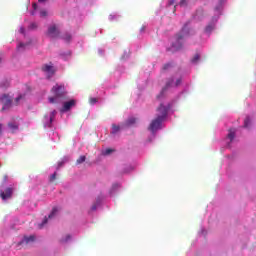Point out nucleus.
I'll return each mask as SVG.
<instances>
[{
    "instance_id": "f257e3e1",
    "label": "nucleus",
    "mask_w": 256,
    "mask_h": 256,
    "mask_svg": "<svg viewBox=\"0 0 256 256\" xmlns=\"http://www.w3.org/2000/svg\"><path fill=\"white\" fill-rule=\"evenodd\" d=\"M51 93L54 94V96H51L48 98L49 103L55 104L59 103V99H63L65 95H67V92L65 91V85L63 84H56L52 87Z\"/></svg>"
},
{
    "instance_id": "f03ea898",
    "label": "nucleus",
    "mask_w": 256,
    "mask_h": 256,
    "mask_svg": "<svg viewBox=\"0 0 256 256\" xmlns=\"http://www.w3.org/2000/svg\"><path fill=\"white\" fill-rule=\"evenodd\" d=\"M189 36V30L187 29V26H184V28H182L181 32L179 34L176 35V42H174L172 44V47L175 51H179V49L183 48V39H185V37Z\"/></svg>"
},
{
    "instance_id": "7ed1b4c3",
    "label": "nucleus",
    "mask_w": 256,
    "mask_h": 256,
    "mask_svg": "<svg viewBox=\"0 0 256 256\" xmlns=\"http://www.w3.org/2000/svg\"><path fill=\"white\" fill-rule=\"evenodd\" d=\"M41 69L48 77H53L55 75V71H57L51 62L49 64H43Z\"/></svg>"
},
{
    "instance_id": "20e7f679",
    "label": "nucleus",
    "mask_w": 256,
    "mask_h": 256,
    "mask_svg": "<svg viewBox=\"0 0 256 256\" xmlns=\"http://www.w3.org/2000/svg\"><path fill=\"white\" fill-rule=\"evenodd\" d=\"M163 119L161 117H158L154 120H152V122L150 123V126H149V130L152 132V133H155V131L161 129V123H163Z\"/></svg>"
},
{
    "instance_id": "39448f33",
    "label": "nucleus",
    "mask_w": 256,
    "mask_h": 256,
    "mask_svg": "<svg viewBox=\"0 0 256 256\" xmlns=\"http://www.w3.org/2000/svg\"><path fill=\"white\" fill-rule=\"evenodd\" d=\"M1 103L3 104L2 110L5 111V109H9L11 107V97L7 94H3L0 98Z\"/></svg>"
},
{
    "instance_id": "423d86ee",
    "label": "nucleus",
    "mask_w": 256,
    "mask_h": 256,
    "mask_svg": "<svg viewBox=\"0 0 256 256\" xmlns=\"http://www.w3.org/2000/svg\"><path fill=\"white\" fill-rule=\"evenodd\" d=\"M0 197L2 201H7V199H11L13 197V188L8 187L4 191H0Z\"/></svg>"
},
{
    "instance_id": "0eeeda50",
    "label": "nucleus",
    "mask_w": 256,
    "mask_h": 256,
    "mask_svg": "<svg viewBox=\"0 0 256 256\" xmlns=\"http://www.w3.org/2000/svg\"><path fill=\"white\" fill-rule=\"evenodd\" d=\"M60 34L61 32H59V29H57V26L52 25L48 28L47 35L51 39H57V37H59Z\"/></svg>"
},
{
    "instance_id": "6e6552de",
    "label": "nucleus",
    "mask_w": 256,
    "mask_h": 256,
    "mask_svg": "<svg viewBox=\"0 0 256 256\" xmlns=\"http://www.w3.org/2000/svg\"><path fill=\"white\" fill-rule=\"evenodd\" d=\"M77 105V101L75 100H69L67 102H64L63 107L60 109L61 113H67V111H71L72 107H75Z\"/></svg>"
},
{
    "instance_id": "1a4fd4ad",
    "label": "nucleus",
    "mask_w": 256,
    "mask_h": 256,
    "mask_svg": "<svg viewBox=\"0 0 256 256\" xmlns=\"http://www.w3.org/2000/svg\"><path fill=\"white\" fill-rule=\"evenodd\" d=\"M169 111V108L167 106L160 104V106L157 108V117H161L163 120H165V117H167V113Z\"/></svg>"
},
{
    "instance_id": "9d476101",
    "label": "nucleus",
    "mask_w": 256,
    "mask_h": 256,
    "mask_svg": "<svg viewBox=\"0 0 256 256\" xmlns=\"http://www.w3.org/2000/svg\"><path fill=\"white\" fill-rule=\"evenodd\" d=\"M35 242V236L30 235V236H24L22 241L19 243V245H29V243Z\"/></svg>"
},
{
    "instance_id": "9b49d317",
    "label": "nucleus",
    "mask_w": 256,
    "mask_h": 256,
    "mask_svg": "<svg viewBox=\"0 0 256 256\" xmlns=\"http://www.w3.org/2000/svg\"><path fill=\"white\" fill-rule=\"evenodd\" d=\"M8 129L10 133H15L19 129V124L17 122H9Z\"/></svg>"
},
{
    "instance_id": "f8f14e48",
    "label": "nucleus",
    "mask_w": 256,
    "mask_h": 256,
    "mask_svg": "<svg viewBox=\"0 0 256 256\" xmlns=\"http://www.w3.org/2000/svg\"><path fill=\"white\" fill-rule=\"evenodd\" d=\"M175 79L170 78L168 79V81L166 82L165 87L162 89L160 95H163L165 91H167V89H169V87H173V83H174Z\"/></svg>"
},
{
    "instance_id": "ddd939ff",
    "label": "nucleus",
    "mask_w": 256,
    "mask_h": 256,
    "mask_svg": "<svg viewBox=\"0 0 256 256\" xmlns=\"http://www.w3.org/2000/svg\"><path fill=\"white\" fill-rule=\"evenodd\" d=\"M121 131V126H118L116 124H112V135H115Z\"/></svg>"
},
{
    "instance_id": "4468645a",
    "label": "nucleus",
    "mask_w": 256,
    "mask_h": 256,
    "mask_svg": "<svg viewBox=\"0 0 256 256\" xmlns=\"http://www.w3.org/2000/svg\"><path fill=\"white\" fill-rule=\"evenodd\" d=\"M200 59H201V55L199 53H196L194 57L191 59V63L197 64L199 63Z\"/></svg>"
},
{
    "instance_id": "2eb2a0df",
    "label": "nucleus",
    "mask_w": 256,
    "mask_h": 256,
    "mask_svg": "<svg viewBox=\"0 0 256 256\" xmlns=\"http://www.w3.org/2000/svg\"><path fill=\"white\" fill-rule=\"evenodd\" d=\"M55 115H57V111L54 110L50 114L48 127H51V124L53 123V119H55Z\"/></svg>"
},
{
    "instance_id": "dca6fc26",
    "label": "nucleus",
    "mask_w": 256,
    "mask_h": 256,
    "mask_svg": "<svg viewBox=\"0 0 256 256\" xmlns=\"http://www.w3.org/2000/svg\"><path fill=\"white\" fill-rule=\"evenodd\" d=\"M228 139H230V141H233V139H235V130L233 129L229 130Z\"/></svg>"
},
{
    "instance_id": "f3484780",
    "label": "nucleus",
    "mask_w": 256,
    "mask_h": 256,
    "mask_svg": "<svg viewBox=\"0 0 256 256\" xmlns=\"http://www.w3.org/2000/svg\"><path fill=\"white\" fill-rule=\"evenodd\" d=\"M215 29V26L213 24H208L205 28L206 33H211Z\"/></svg>"
},
{
    "instance_id": "a211bd4d",
    "label": "nucleus",
    "mask_w": 256,
    "mask_h": 256,
    "mask_svg": "<svg viewBox=\"0 0 256 256\" xmlns=\"http://www.w3.org/2000/svg\"><path fill=\"white\" fill-rule=\"evenodd\" d=\"M57 179V172H54L52 175L49 176V183H55Z\"/></svg>"
},
{
    "instance_id": "6ab92c4d",
    "label": "nucleus",
    "mask_w": 256,
    "mask_h": 256,
    "mask_svg": "<svg viewBox=\"0 0 256 256\" xmlns=\"http://www.w3.org/2000/svg\"><path fill=\"white\" fill-rule=\"evenodd\" d=\"M62 39L66 41V43H69L71 41V34L66 33L62 36Z\"/></svg>"
},
{
    "instance_id": "aec40b11",
    "label": "nucleus",
    "mask_w": 256,
    "mask_h": 256,
    "mask_svg": "<svg viewBox=\"0 0 256 256\" xmlns=\"http://www.w3.org/2000/svg\"><path fill=\"white\" fill-rule=\"evenodd\" d=\"M87 157L85 156H80L77 160H76V163L77 165H81V163H85Z\"/></svg>"
},
{
    "instance_id": "412c9836",
    "label": "nucleus",
    "mask_w": 256,
    "mask_h": 256,
    "mask_svg": "<svg viewBox=\"0 0 256 256\" xmlns=\"http://www.w3.org/2000/svg\"><path fill=\"white\" fill-rule=\"evenodd\" d=\"M137 122V119L135 118H129L127 121H126V125L127 127H129V125H134V123Z\"/></svg>"
},
{
    "instance_id": "4be33fe9",
    "label": "nucleus",
    "mask_w": 256,
    "mask_h": 256,
    "mask_svg": "<svg viewBox=\"0 0 256 256\" xmlns=\"http://www.w3.org/2000/svg\"><path fill=\"white\" fill-rule=\"evenodd\" d=\"M57 208H53L52 212L50 213V215L48 216L49 219H52V217H55L56 213H57Z\"/></svg>"
},
{
    "instance_id": "5701e85b",
    "label": "nucleus",
    "mask_w": 256,
    "mask_h": 256,
    "mask_svg": "<svg viewBox=\"0 0 256 256\" xmlns=\"http://www.w3.org/2000/svg\"><path fill=\"white\" fill-rule=\"evenodd\" d=\"M249 123H251V119L249 117H246L244 120V127L245 128L249 127Z\"/></svg>"
},
{
    "instance_id": "b1692460",
    "label": "nucleus",
    "mask_w": 256,
    "mask_h": 256,
    "mask_svg": "<svg viewBox=\"0 0 256 256\" xmlns=\"http://www.w3.org/2000/svg\"><path fill=\"white\" fill-rule=\"evenodd\" d=\"M113 149H111V148H107L105 151H104V153H103V155H111V153H113Z\"/></svg>"
},
{
    "instance_id": "393cba45",
    "label": "nucleus",
    "mask_w": 256,
    "mask_h": 256,
    "mask_svg": "<svg viewBox=\"0 0 256 256\" xmlns=\"http://www.w3.org/2000/svg\"><path fill=\"white\" fill-rule=\"evenodd\" d=\"M179 5L180 7H187V0H180Z\"/></svg>"
},
{
    "instance_id": "a878e982",
    "label": "nucleus",
    "mask_w": 256,
    "mask_h": 256,
    "mask_svg": "<svg viewBox=\"0 0 256 256\" xmlns=\"http://www.w3.org/2000/svg\"><path fill=\"white\" fill-rule=\"evenodd\" d=\"M97 101H99L97 98H90L89 99L90 105H95V103H97Z\"/></svg>"
},
{
    "instance_id": "bb28decb",
    "label": "nucleus",
    "mask_w": 256,
    "mask_h": 256,
    "mask_svg": "<svg viewBox=\"0 0 256 256\" xmlns=\"http://www.w3.org/2000/svg\"><path fill=\"white\" fill-rule=\"evenodd\" d=\"M71 240V235H67L65 239H62L61 242L62 243H67V241Z\"/></svg>"
},
{
    "instance_id": "cd10ccee",
    "label": "nucleus",
    "mask_w": 256,
    "mask_h": 256,
    "mask_svg": "<svg viewBox=\"0 0 256 256\" xmlns=\"http://www.w3.org/2000/svg\"><path fill=\"white\" fill-rule=\"evenodd\" d=\"M40 16L47 17V10H41L40 11Z\"/></svg>"
},
{
    "instance_id": "c85d7f7f",
    "label": "nucleus",
    "mask_w": 256,
    "mask_h": 256,
    "mask_svg": "<svg viewBox=\"0 0 256 256\" xmlns=\"http://www.w3.org/2000/svg\"><path fill=\"white\" fill-rule=\"evenodd\" d=\"M169 67H171V64H170V63L165 64V65L163 66V70H164V71H167V69H169Z\"/></svg>"
},
{
    "instance_id": "c756f323",
    "label": "nucleus",
    "mask_w": 256,
    "mask_h": 256,
    "mask_svg": "<svg viewBox=\"0 0 256 256\" xmlns=\"http://www.w3.org/2000/svg\"><path fill=\"white\" fill-rule=\"evenodd\" d=\"M181 85V78L176 80L175 87H179Z\"/></svg>"
},
{
    "instance_id": "7c9ffc66",
    "label": "nucleus",
    "mask_w": 256,
    "mask_h": 256,
    "mask_svg": "<svg viewBox=\"0 0 256 256\" xmlns=\"http://www.w3.org/2000/svg\"><path fill=\"white\" fill-rule=\"evenodd\" d=\"M47 221H48V219H47V217H45L43 222H42V224H41V226L43 227V225H47Z\"/></svg>"
},
{
    "instance_id": "2f4dec72",
    "label": "nucleus",
    "mask_w": 256,
    "mask_h": 256,
    "mask_svg": "<svg viewBox=\"0 0 256 256\" xmlns=\"http://www.w3.org/2000/svg\"><path fill=\"white\" fill-rule=\"evenodd\" d=\"M0 135H3V124L0 123Z\"/></svg>"
},
{
    "instance_id": "473e14b6",
    "label": "nucleus",
    "mask_w": 256,
    "mask_h": 256,
    "mask_svg": "<svg viewBox=\"0 0 256 256\" xmlns=\"http://www.w3.org/2000/svg\"><path fill=\"white\" fill-rule=\"evenodd\" d=\"M91 209H92V211H96L97 210V204H93Z\"/></svg>"
},
{
    "instance_id": "72a5a7b5",
    "label": "nucleus",
    "mask_w": 256,
    "mask_h": 256,
    "mask_svg": "<svg viewBox=\"0 0 256 256\" xmlns=\"http://www.w3.org/2000/svg\"><path fill=\"white\" fill-rule=\"evenodd\" d=\"M30 28H31V29H36V28H37V24H31V25H30Z\"/></svg>"
},
{
    "instance_id": "f704fd0d",
    "label": "nucleus",
    "mask_w": 256,
    "mask_h": 256,
    "mask_svg": "<svg viewBox=\"0 0 256 256\" xmlns=\"http://www.w3.org/2000/svg\"><path fill=\"white\" fill-rule=\"evenodd\" d=\"M21 47H25V44H24V43H20V44L17 46V49H20Z\"/></svg>"
},
{
    "instance_id": "c9c22d12",
    "label": "nucleus",
    "mask_w": 256,
    "mask_h": 256,
    "mask_svg": "<svg viewBox=\"0 0 256 256\" xmlns=\"http://www.w3.org/2000/svg\"><path fill=\"white\" fill-rule=\"evenodd\" d=\"M20 99H23V96H19L16 98V103H18L20 101Z\"/></svg>"
},
{
    "instance_id": "e433bc0d",
    "label": "nucleus",
    "mask_w": 256,
    "mask_h": 256,
    "mask_svg": "<svg viewBox=\"0 0 256 256\" xmlns=\"http://www.w3.org/2000/svg\"><path fill=\"white\" fill-rule=\"evenodd\" d=\"M169 5H175V0H170Z\"/></svg>"
},
{
    "instance_id": "4c0bfd02",
    "label": "nucleus",
    "mask_w": 256,
    "mask_h": 256,
    "mask_svg": "<svg viewBox=\"0 0 256 256\" xmlns=\"http://www.w3.org/2000/svg\"><path fill=\"white\" fill-rule=\"evenodd\" d=\"M145 29H146V27L142 26L141 29H140L141 33H143V31H145Z\"/></svg>"
},
{
    "instance_id": "58836bf2",
    "label": "nucleus",
    "mask_w": 256,
    "mask_h": 256,
    "mask_svg": "<svg viewBox=\"0 0 256 256\" xmlns=\"http://www.w3.org/2000/svg\"><path fill=\"white\" fill-rule=\"evenodd\" d=\"M20 33H25V28H20Z\"/></svg>"
},
{
    "instance_id": "ea45409f",
    "label": "nucleus",
    "mask_w": 256,
    "mask_h": 256,
    "mask_svg": "<svg viewBox=\"0 0 256 256\" xmlns=\"http://www.w3.org/2000/svg\"><path fill=\"white\" fill-rule=\"evenodd\" d=\"M32 7H33V9H37V4L36 3H34L33 5H32Z\"/></svg>"
},
{
    "instance_id": "a19ab883",
    "label": "nucleus",
    "mask_w": 256,
    "mask_h": 256,
    "mask_svg": "<svg viewBox=\"0 0 256 256\" xmlns=\"http://www.w3.org/2000/svg\"><path fill=\"white\" fill-rule=\"evenodd\" d=\"M59 167H63V162H59V163H58V168H59Z\"/></svg>"
},
{
    "instance_id": "79ce46f5",
    "label": "nucleus",
    "mask_w": 256,
    "mask_h": 256,
    "mask_svg": "<svg viewBox=\"0 0 256 256\" xmlns=\"http://www.w3.org/2000/svg\"><path fill=\"white\" fill-rule=\"evenodd\" d=\"M39 1V3H43V1H45V0H38Z\"/></svg>"
},
{
    "instance_id": "37998d69",
    "label": "nucleus",
    "mask_w": 256,
    "mask_h": 256,
    "mask_svg": "<svg viewBox=\"0 0 256 256\" xmlns=\"http://www.w3.org/2000/svg\"><path fill=\"white\" fill-rule=\"evenodd\" d=\"M6 87H9V82H6Z\"/></svg>"
},
{
    "instance_id": "c03bdc74",
    "label": "nucleus",
    "mask_w": 256,
    "mask_h": 256,
    "mask_svg": "<svg viewBox=\"0 0 256 256\" xmlns=\"http://www.w3.org/2000/svg\"><path fill=\"white\" fill-rule=\"evenodd\" d=\"M161 97V95H158L157 98L159 99Z\"/></svg>"
},
{
    "instance_id": "a18cd8bd",
    "label": "nucleus",
    "mask_w": 256,
    "mask_h": 256,
    "mask_svg": "<svg viewBox=\"0 0 256 256\" xmlns=\"http://www.w3.org/2000/svg\"><path fill=\"white\" fill-rule=\"evenodd\" d=\"M1 87H3V84H1Z\"/></svg>"
}]
</instances>
